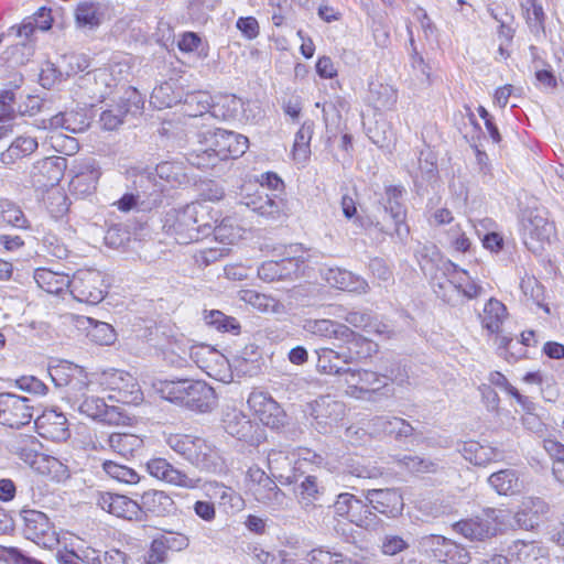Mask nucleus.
I'll return each mask as SVG.
<instances>
[{"label": "nucleus", "instance_id": "13", "mask_svg": "<svg viewBox=\"0 0 564 564\" xmlns=\"http://www.w3.org/2000/svg\"><path fill=\"white\" fill-rule=\"evenodd\" d=\"M316 368L321 373L343 377L347 368L340 367L339 361L351 364L369 356L371 352H367L366 347L349 345L346 348H341L339 351H335L330 348H319L316 350Z\"/></svg>", "mask_w": 564, "mask_h": 564}, {"label": "nucleus", "instance_id": "23", "mask_svg": "<svg viewBox=\"0 0 564 564\" xmlns=\"http://www.w3.org/2000/svg\"><path fill=\"white\" fill-rule=\"evenodd\" d=\"M147 470L152 477L177 487L192 489L198 485V479H194L175 468L165 458L156 457L150 459L147 463Z\"/></svg>", "mask_w": 564, "mask_h": 564}, {"label": "nucleus", "instance_id": "3", "mask_svg": "<svg viewBox=\"0 0 564 564\" xmlns=\"http://www.w3.org/2000/svg\"><path fill=\"white\" fill-rule=\"evenodd\" d=\"M23 535L25 539L36 543L44 549H53L55 545L63 543L65 547L74 546L73 542H68L66 534L59 536L54 530L47 516L37 510H22Z\"/></svg>", "mask_w": 564, "mask_h": 564}, {"label": "nucleus", "instance_id": "27", "mask_svg": "<svg viewBox=\"0 0 564 564\" xmlns=\"http://www.w3.org/2000/svg\"><path fill=\"white\" fill-rule=\"evenodd\" d=\"M404 189L401 186L390 185L386 187L384 210L390 214L394 223V235L403 240L409 236L410 229L404 223L405 208L401 202Z\"/></svg>", "mask_w": 564, "mask_h": 564}, {"label": "nucleus", "instance_id": "54", "mask_svg": "<svg viewBox=\"0 0 564 564\" xmlns=\"http://www.w3.org/2000/svg\"><path fill=\"white\" fill-rule=\"evenodd\" d=\"M346 470L349 475L362 479L378 478L383 474L380 467L360 457L350 458L346 464Z\"/></svg>", "mask_w": 564, "mask_h": 564}, {"label": "nucleus", "instance_id": "31", "mask_svg": "<svg viewBox=\"0 0 564 564\" xmlns=\"http://www.w3.org/2000/svg\"><path fill=\"white\" fill-rule=\"evenodd\" d=\"M549 511L547 503L540 498H525L514 514L516 523L524 530L534 529Z\"/></svg>", "mask_w": 564, "mask_h": 564}, {"label": "nucleus", "instance_id": "43", "mask_svg": "<svg viewBox=\"0 0 564 564\" xmlns=\"http://www.w3.org/2000/svg\"><path fill=\"white\" fill-rule=\"evenodd\" d=\"M489 485L499 495H516L522 489V481L514 469H502L494 473L488 478Z\"/></svg>", "mask_w": 564, "mask_h": 564}, {"label": "nucleus", "instance_id": "51", "mask_svg": "<svg viewBox=\"0 0 564 564\" xmlns=\"http://www.w3.org/2000/svg\"><path fill=\"white\" fill-rule=\"evenodd\" d=\"M313 126V122H304L295 134L292 153L297 163H305L311 155Z\"/></svg>", "mask_w": 564, "mask_h": 564}, {"label": "nucleus", "instance_id": "14", "mask_svg": "<svg viewBox=\"0 0 564 564\" xmlns=\"http://www.w3.org/2000/svg\"><path fill=\"white\" fill-rule=\"evenodd\" d=\"M502 513L499 509H486L481 516L457 522L455 529L467 539L484 540L496 534Z\"/></svg>", "mask_w": 564, "mask_h": 564}, {"label": "nucleus", "instance_id": "40", "mask_svg": "<svg viewBox=\"0 0 564 564\" xmlns=\"http://www.w3.org/2000/svg\"><path fill=\"white\" fill-rule=\"evenodd\" d=\"M178 542L177 549L182 550L187 545V540L183 535L178 536H161L154 539L144 556L145 564H163L167 558V551L171 550L174 544Z\"/></svg>", "mask_w": 564, "mask_h": 564}, {"label": "nucleus", "instance_id": "55", "mask_svg": "<svg viewBox=\"0 0 564 564\" xmlns=\"http://www.w3.org/2000/svg\"><path fill=\"white\" fill-rule=\"evenodd\" d=\"M455 276L456 280L460 282V285L456 283L457 303L459 302L460 297L473 300L481 294L482 288L469 275L466 270L458 269L456 265Z\"/></svg>", "mask_w": 564, "mask_h": 564}, {"label": "nucleus", "instance_id": "45", "mask_svg": "<svg viewBox=\"0 0 564 564\" xmlns=\"http://www.w3.org/2000/svg\"><path fill=\"white\" fill-rule=\"evenodd\" d=\"M106 443L111 451L123 457L132 456L143 446V440L131 433H111L107 436Z\"/></svg>", "mask_w": 564, "mask_h": 564}, {"label": "nucleus", "instance_id": "32", "mask_svg": "<svg viewBox=\"0 0 564 564\" xmlns=\"http://www.w3.org/2000/svg\"><path fill=\"white\" fill-rule=\"evenodd\" d=\"M37 441L32 435L19 434L10 441V451L20 457L32 468L40 469L36 466L40 462H50L44 455L37 452Z\"/></svg>", "mask_w": 564, "mask_h": 564}, {"label": "nucleus", "instance_id": "50", "mask_svg": "<svg viewBox=\"0 0 564 564\" xmlns=\"http://www.w3.org/2000/svg\"><path fill=\"white\" fill-rule=\"evenodd\" d=\"M397 90L387 84L371 83L369 86V100L378 110L390 109L397 102Z\"/></svg>", "mask_w": 564, "mask_h": 564}, {"label": "nucleus", "instance_id": "63", "mask_svg": "<svg viewBox=\"0 0 564 564\" xmlns=\"http://www.w3.org/2000/svg\"><path fill=\"white\" fill-rule=\"evenodd\" d=\"M344 318L346 323L356 328H362L368 333H382L380 325L375 323L372 316L366 311H350Z\"/></svg>", "mask_w": 564, "mask_h": 564}, {"label": "nucleus", "instance_id": "24", "mask_svg": "<svg viewBox=\"0 0 564 564\" xmlns=\"http://www.w3.org/2000/svg\"><path fill=\"white\" fill-rule=\"evenodd\" d=\"M304 261L300 258H284L280 261H265L258 268V276L265 282L297 278Z\"/></svg>", "mask_w": 564, "mask_h": 564}, {"label": "nucleus", "instance_id": "18", "mask_svg": "<svg viewBox=\"0 0 564 564\" xmlns=\"http://www.w3.org/2000/svg\"><path fill=\"white\" fill-rule=\"evenodd\" d=\"M66 169V159L47 156L35 161L30 169V180L33 186L43 188L55 185L62 180Z\"/></svg>", "mask_w": 564, "mask_h": 564}, {"label": "nucleus", "instance_id": "36", "mask_svg": "<svg viewBox=\"0 0 564 564\" xmlns=\"http://www.w3.org/2000/svg\"><path fill=\"white\" fill-rule=\"evenodd\" d=\"M139 505L143 512V519L147 513L163 517L174 510L173 499L166 492L161 490L145 491L141 496V503Z\"/></svg>", "mask_w": 564, "mask_h": 564}, {"label": "nucleus", "instance_id": "2", "mask_svg": "<svg viewBox=\"0 0 564 564\" xmlns=\"http://www.w3.org/2000/svg\"><path fill=\"white\" fill-rule=\"evenodd\" d=\"M205 207L200 204H188L182 208H173L165 213L163 230L177 243L187 245L207 234L212 226L204 221Z\"/></svg>", "mask_w": 564, "mask_h": 564}, {"label": "nucleus", "instance_id": "4", "mask_svg": "<svg viewBox=\"0 0 564 564\" xmlns=\"http://www.w3.org/2000/svg\"><path fill=\"white\" fill-rule=\"evenodd\" d=\"M246 486L252 497L265 508L272 511L286 509V495L261 468L250 467L248 469Z\"/></svg>", "mask_w": 564, "mask_h": 564}, {"label": "nucleus", "instance_id": "57", "mask_svg": "<svg viewBox=\"0 0 564 564\" xmlns=\"http://www.w3.org/2000/svg\"><path fill=\"white\" fill-rule=\"evenodd\" d=\"M242 106L243 102L240 98L234 95L224 96L216 105H213L212 115L214 117H221L225 120L235 119L242 109Z\"/></svg>", "mask_w": 564, "mask_h": 564}, {"label": "nucleus", "instance_id": "12", "mask_svg": "<svg viewBox=\"0 0 564 564\" xmlns=\"http://www.w3.org/2000/svg\"><path fill=\"white\" fill-rule=\"evenodd\" d=\"M34 406L31 399L14 393H0V424L19 429L31 422Z\"/></svg>", "mask_w": 564, "mask_h": 564}, {"label": "nucleus", "instance_id": "35", "mask_svg": "<svg viewBox=\"0 0 564 564\" xmlns=\"http://www.w3.org/2000/svg\"><path fill=\"white\" fill-rule=\"evenodd\" d=\"M188 462L205 470H214L218 466V452L206 440L194 436Z\"/></svg>", "mask_w": 564, "mask_h": 564}, {"label": "nucleus", "instance_id": "53", "mask_svg": "<svg viewBox=\"0 0 564 564\" xmlns=\"http://www.w3.org/2000/svg\"><path fill=\"white\" fill-rule=\"evenodd\" d=\"M215 238L224 245H234L245 234V229L231 217L224 218L214 229Z\"/></svg>", "mask_w": 564, "mask_h": 564}, {"label": "nucleus", "instance_id": "48", "mask_svg": "<svg viewBox=\"0 0 564 564\" xmlns=\"http://www.w3.org/2000/svg\"><path fill=\"white\" fill-rule=\"evenodd\" d=\"M75 20L78 26L94 29L102 21L101 4L94 1H83L77 4Z\"/></svg>", "mask_w": 564, "mask_h": 564}, {"label": "nucleus", "instance_id": "1", "mask_svg": "<svg viewBox=\"0 0 564 564\" xmlns=\"http://www.w3.org/2000/svg\"><path fill=\"white\" fill-rule=\"evenodd\" d=\"M159 391L163 399L200 413L212 411L217 403L214 389L202 380H166Z\"/></svg>", "mask_w": 564, "mask_h": 564}, {"label": "nucleus", "instance_id": "25", "mask_svg": "<svg viewBox=\"0 0 564 564\" xmlns=\"http://www.w3.org/2000/svg\"><path fill=\"white\" fill-rule=\"evenodd\" d=\"M143 106L140 95L134 88H128L124 93L122 105L116 109L105 110L100 115V123L106 130L117 129L123 120V116L129 112H138Z\"/></svg>", "mask_w": 564, "mask_h": 564}, {"label": "nucleus", "instance_id": "47", "mask_svg": "<svg viewBox=\"0 0 564 564\" xmlns=\"http://www.w3.org/2000/svg\"><path fill=\"white\" fill-rule=\"evenodd\" d=\"M509 554L512 560L522 564H532L546 554L544 547L536 542L514 541L509 547Z\"/></svg>", "mask_w": 564, "mask_h": 564}, {"label": "nucleus", "instance_id": "8", "mask_svg": "<svg viewBox=\"0 0 564 564\" xmlns=\"http://www.w3.org/2000/svg\"><path fill=\"white\" fill-rule=\"evenodd\" d=\"M101 272L93 269H80L72 278L70 294L85 304L96 305L106 296V286Z\"/></svg>", "mask_w": 564, "mask_h": 564}, {"label": "nucleus", "instance_id": "39", "mask_svg": "<svg viewBox=\"0 0 564 564\" xmlns=\"http://www.w3.org/2000/svg\"><path fill=\"white\" fill-rule=\"evenodd\" d=\"M34 280L42 290L51 294H58L64 290L70 291L72 279L69 275L47 268L36 269Z\"/></svg>", "mask_w": 564, "mask_h": 564}, {"label": "nucleus", "instance_id": "20", "mask_svg": "<svg viewBox=\"0 0 564 564\" xmlns=\"http://www.w3.org/2000/svg\"><path fill=\"white\" fill-rule=\"evenodd\" d=\"M133 191L141 200V210H149L162 202V194L165 191L163 182H159L151 171H140L133 175Z\"/></svg>", "mask_w": 564, "mask_h": 564}, {"label": "nucleus", "instance_id": "29", "mask_svg": "<svg viewBox=\"0 0 564 564\" xmlns=\"http://www.w3.org/2000/svg\"><path fill=\"white\" fill-rule=\"evenodd\" d=\"M370 434L394 435L395 438H406L414 432L413 426L404 419L397 416H376L367 423Z\"/></svg>", "mask_w": 564, "mask_h": 564}, {"label": "nucleus", "instance_id": "5", "mask_svg": "<svg viewBox=\"0 0 564 564\" xmlns=\"http://www.w3.org/2000/svg\"><path fill=\"white\" fill-rule=\"evenodd\" d=\"M218 135L220 140V149L218 154H204L198 156L196 154H187L186 160L193 166L197 169H209L217 165L218 162L228 159H237L245 154L249 147V140L247 137L224 129H218Z\"/></svg>", "mask_w": 564, "mask_h": 564}, {"label": "nucleus", "instance_id": "19", "mask_svg": "<svg viewBox=\"0 0 564 564\" xmlns=\"http://www.w3.org/2000/svg\"><path fill=\"white\" fill-rule=\"evenodd\" d=\"M248 404L263 425L276 429L283 423V410L268 393L263 391L251 392L248 398Z\"/></svg>", "mask_w": 564, "mask_h": 564}, {"label": "nucleus", "instance_id": "64", "mask_svg": "<svg viewBox=\"0 0 564 564\" xmlns=\"http://www.w3.org/2000/svg\"><path fill=\"white\" fill-rule=\"evenodd\" d=\"M445 240L454 250L459 252L468 251L471 245L460 224H455L446 230Z\"/></svg>", "mask_w": 564, "mask_h": 564}, {"label": "nucleus", "instance_id": "37", "mask_svg": "<svg viewBox=\"0 0 564 564\" xmlns=\"http://www.w3.org/2000/svg\"><path fill=\"white\" fill-rule=\"evenodd\" d=\"M333 507L337 516L346 517L350 522L359 527H366L368 524L367 517L360 514V510L365 508L366 505L354 495L349 492L339 494Z\"/></svg>", "mask_w": 564, "mask_h": 564}, {"label": "nucleus", "instance_id": "41", "mask_svg": "<svg viewBox=\"0 0 564 564\" xmlns=\"http://www.w3.org/2000/svg\"><path fill=\"white\" fill-rule=\"evenodd\" d=\"M463 457L476 466H484L501 457L500 452L476 441L464 442L459 448Z\"/></svg>", "mask_w": 564, "mask_h": 564}, {"label": "nucleus", "instance_id": "16", "mask_svg": "<svg viewBox=\"0 0 564 564\" xmlns=\"http://www.w3.org/2000/svg\"><path fill=\"white\" fill-rule=\"evenodd\" d=\"M96 503L104 511L128 521H143L140 505L131 498L112 492H98Z\"/></svg>", "mask_w": 564, "mask_h": 564}, {"label": "nucleus", "instance_id": "15", "mask_svg": "<svg viewBox=\"0 0 564 564\" xmlns=\"http://www.w3.org/2000/svg\"><path fill=\"white\" fill-rule=\"evenodd\" d=\"M305 413L318 431L326 432L343 417L345 405L330 395H322L306 404Z\"/></svg>", "mask_w": 564, "mask_h": 564}, {"label": "nucleus", "instance_id": "34", "mask_svg": "<svg viewBox=\"0 0 564 564\" xmlns=\"http://www.w3.org/2000/svg\"><path fill=\"white\" fill-rule=\"evenodd\" d=\"M80 413L90 419L99 420L108 424L118 423L120 413L116 406H109L104 399L98 397H87L78 406Z\"/></svg>", "mask_w": 564, "mask_h": 564}, {"label": "nucleus", "instance_id": "62", "mask_svg": "<svg viewBox=\"0 0 564 564\" xmlns=\"http://www.w3.org/2000/svg\"><path fill=\"white\" fill-rule=\"evenodd\" d=\"M204 318L207 325L215 327L217 330L238 334L240 329V325L235 317L227 316L220 311H209Z\"/></svg>", "mask_w": 564, "mask_h": 564}, {"label": "nucleus", "instance_id": "6", "mask_svg": "<svg viewBox=\"0 0 564 564\" xmlns=\"http://www.w3.org/2000/svg\"><path fill=\"white\" fill-rule=\"evenodd\" d=\"M554 234L552 223L543 209H527L522 216V238L527 248L533 253H540L550 243Z\"/></svg>", "mask_w": 564, "mask_h": 564}, {"label": "nucleus", "instance_id": "52", "mask_svg": "<svg viewBox=\"0 0 564 564\" xmlns=\"http://www.w3.org/2000/svg\"><path fill=\"white\" fill-rule=\"evenodd\" d=\"M43 200L47 212L54 219L64 217L69 209L68 197L58 187L47 189Z\"/></svg>", "mask_w": 564, "mask_h": 564}, {"label": "nucleus", "instance_id": "7", "mask_svg": "<svg viewBox=\"0 0 564 564\" xmlns=\"http://www.w3.org/2000/svg\"><path fill=\"white\" fill-rule=\"evenodd\" d=\"M419 551L446 564H467L470 561L465 547L442 535L430 534L419 539Z\"/></svg>", "mask_w": 564, "mask_h": 564}, {"label": "nucleus", "instance_id": "21", "mask_svg": "<svg viewBox=\"0 0 564 564\" xmlns=\"http://www.w3.org/2000/svg\"><path fill=\"white\" fill-rule=\"evenodd\" d=\"M48 375L56 387L69 386L70 389L83 390L93 384L84 368L69 361L50 366Z\"/></svg>", "mask_w": 564, "mask_h": 564}, {"label": "nucleus", "instance_id": "11", "mask_svg": "<svg viewBox=\"0 0 564 564\" xmlns=\"http://www.w3.org/2000/svg\"><path fill=\"white\" fill-rule=\"evenodd\" d=\"M303 329L315 336L335 338L352 346L366 347L367 352L372 351L373 345L371 340L356 335L348 326L330 319H306L304 321Z\"/></svg>", "mask_w": 564, "mask_h": 564}, {"label": "nucleus", "instance_id": "10", "mask_svg": "<svg viewBox=\"0 0 564 564\" xmlns=\"http://www.w3.org/2000/svg\"><path fill=\"white\" fill-rule=\"evenodd\" d=\"M97 381L105 390L117 392V395H110V399L122 403H138L142 399L135 378L123 370L102 371L97 375Z\"/></svg>", "mask_w": 564, "mask_h": 564}, {"label": "nucleus", "instance_id": "59", "mask_svg": "<svg viewBox=\"0 0 564 564\" xmlns=\"http://www.w3.org/2000/svg\"><path fill=\"white\" fill-rule=\"evenodd\" d=\"M198 147L193 149L187 154H196L202 156L204 154H218L220 149V140L218 129L202 131L197 134Z\"/></svg>", "mask_w": 564, "mask_h": 564}, {"label": "nucleus", "instance_id": "44", "mask_svg": "<svg viewBox=\"0 0 564 564\" xmlns=\"http://www.w3.org/2000/svg\"><path fill=\"white\" fill-rule=\"evenodd\" d=\"M189 359L209 377H214L215 366L224 360V357L208 345H194L189 348Z\"/></svg>", "mask_w": 564, "mask_h": 564}, {"label": "nucleus", "instance_id": "22", "mask_svg": "<svg viewBox=\"0 0 564 564\" xmlns=\"http://www.w3.org/2000/svg\"><path fill=\"white\" fill-rule=\"evenodd\" d=\"M34 424L42 437L53 442L66 441L70 435L66 416L54 409L43 411Z\"/></svg>", "mask_w": 564, "mask_h": 564}, {"label": "nucleus", "instance_id": "9", "mask_svg": "<svg viewBox=\"0 0 564 564\" xmlns=\"http://www.w3.org/2000/svg\"><path fill=\"white\" fill-rule=\"evenodd\" d=\"M343 378L347 386L346 393L361 400H371L375 393L388 387L387 376L366 369L347 368Z\"/></svg>", "mask_w": 564, "mask_h": 564}, {"label": "nucleus", "instance_id": "26", "mask_svg": "<svg viewBox=\"0 0 564 564\" xmlns=\"http://www.w3.org/2000/svg\"><path fill=\"white\" fill-rule=\"evenodd\" d=\"M365 498L375 511L390 518L397 517L403 509L402 496L395 489H369Z\"/></svg>", "mask_w": 564, "mask_h": 564}, {"label": "nucleus", "instance_id": "58", "mask_svg": "<svg viewBox=\"0 0 564 564\" xmlns=\"http://www.w3.org/2000/svg\"><path fill=\"white\" fill-rule=\"evenodd\" d=\"M87 322L90 324L87 336L91 341L98 345H111L116 341L117 335L110 324L97 322L91 318H87Z\"/></svg>", "mask_w": 564, "mask_h": 564}, {"label": "nucleus", "instance_id": "61", "mask_svg": "<svg viewBox=\"0 0 564 564\" xmlns=\"http://www.w3.org/2000/svg\"><path fill=\"white\" fill-rule=\"evenodd\" d=\"M308 564H359L340 553L330 552L323 549H314L307 554Z\"/></svg>", "mask_w": 564, "mask_h": 564}, {"label": "nucleus", "instance_id": "46", "mask_svg": "<svg viewBox=\"0 0 564 564\" xmlns=\"http://www.w3.org/2000/svg\"><path fill=\"white\" fill-rule=\"evenodd\" d=\"M507 316L506 306L496 299H490L480 315L481 325L489 333L495 334L500 330V326Z\"/></svg>", "mask_w": 564, "mask_h": 564}, {"label": "nucleus", "instance_id": "33", "mask_svg": "<svg viewBox=\"0 0 564 564\" xmlns=\"http://www.w3.org/2000/svg\"><path fill=\"white\" fill-rule=\"evenodd\" d=\"M443 274L444 278L437 275L433 279V289L435 294L441 297L444 302L452 305L457 304V286L456 283H460L456 280L455 271L456 264L451 261L443 262Z\"/></svg>", "mask_w": 564, "mask_h": 564}, {"label": "nucleus", "instance_id": "17", "mask_svg": "<svg viewBox=\"0 0 564 564\" xmlns=\"http://www.w3.org/2000/svg\"><path fill=\"white\" fill-rule=\"evenodd\" d=\"M221 421L225 431L232 437L249 444H256L260 441L259 426L241 410L227 406L223 412Z\"/></svg>", "mask_w": 564, "mask_h": 564}, {"label": "nucleus", "instance_id": "56", "mask_svg": "<svg viewBox=\"0 0 564 564\" xmlns=\"http://www.w3.org/2000/svg\"><path fill=\"white\" fill-rule=\"evenodd\" d=\"M102 470L112 479L124 482L129 485L138 484L140 480V476L138 473L126 466L118 464L113 460H105L102 463Z\"/></svg>", "mask_w": 564, "mask_h": 564}, {"label": "nucleus", "instance_id": "38", "mask_svg": "<svg viewBox=\"0 0 564 564\" xmlns=\"http://www.w3.org/2000/svg\"><path fill=\"white\" fill-rule=\"evenodd\" d=\"M39 148V142L35 137L29 134L18 135L6 151L0 155V161L4 165H12L17 161L30 156Z\"/></svg>", "mask_w": 564, "mask_h": 564}, {"label": "nucleus", "instance_id": "28", "mask_svg": "<svg viewBox=\"0 0 564 564\" xmlns=\"http://www.w3.org/2000/svg\"><path fill=\"white\" fill-rule=\"evenodd\" d=\"M323 279L333 288L338 290L367 293L368 282L360 275L341 268H326L322 270Z\"/></svg>", "mask_w": 564, "mask_h": 564}, {"label": "nucleus", "instance_id": "49", "mask_svg": "<svg viewBox=\"0 0 564 564\" xmlns=\"http://www.w3.org/2000/svg\"><path fill=\"white\" fill-rule=\"evenodd\" d=\"M50 127L54 129L62 128L72 133H79L89 127V122L82 112L69 111L52 117Z\"/></svg>", "mask_w": 564, "mask_h": 564}, {"label": "nucleus", "instance_id": "30", "mask_svg": "<svg viewBox=\"0 0 564 564\" xmlns=\"http://www.w3.org/2000/svg\"><path fill=\"white\" fill-rule=\"evenodd\" d=\"M101 172L93 159L79 162L75 166V175L70 181L74 191L79 194H90L96 189Z\"/></svg>", "mask_w": 564, "mask_h": 564}, {"label": "nucleus", "instance_id": "60", "mask_svg": "<svg viewBox=\"0 0 564 564\" xmlns=\"http://www.w3.org/2000/svg\"><path fill=\"white\" fill-rule=\"evenodd\" d=\"M213 106L210 105V96L207 93H191L184 100V112L189 117L203 116Z\"/></svg>", "mask_w": 564, "mask_h": 564}, {"label": "nucleus", "instance_id": "42", "mask_svg": "<svg viewBox=\"0 0 564 564\" xmlns=\"http://www.w3.org/2000/svg\"><path fill=\"white\" fill-rule=\"evenodd\" d=\"M238 299L262 313L281 314L285 311L284 305L280 301L270 295L259 293L256 290H240L238 292Z\"/></svg>", "mask_w": 564, "mask_h": 564}]
</instances>
